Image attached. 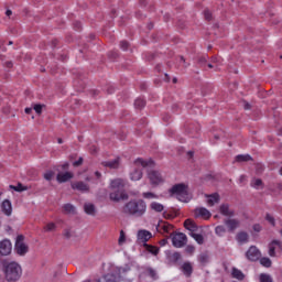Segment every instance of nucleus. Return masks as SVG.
Masks as SVG:
<instances>
[{"label":"nucleus","instance_id":"f257e3e1","mask_svg":"<svg viewBox=\"0 0 282 282\" xmlns=\"http://www.w3.org/2000/svg\"><path fill=\"white\" fill-rule=\"evenodd\" d=\"M123 213L132 217H143L147 213V202L143 199L130 200L123 206Z\"/></svg>","mask_w":282,"mask_h":282},{"label":"nucleus","instance_id":"f03ea898","mask_svg":"<svg viewBox=\"0 0 282 282\" xmlns=\"http://www.w3.org/2000/svg\"><path fill=\"white\" fill-rule=\"evenodd\" d=\"M3 268L4 276L9 282L19 281L23 274L21 265L17 262H3Z\"/></svg>","mask_w":282,"mask_h":282},{"label":"nucleus","instance_id":"7ed1b4c3","mask_svg":"<svg viewBox=\"0 0 282 282\" xmlns=\"http://www.w3.org/2000/svg\"><path fill=\"white\" fill-rule=\"evenodd\" d=\"M171 197H176L178 202H188V185L178 183L169 189Z\"/></svg>","mask_w":282,"mask_h":282},{"label":"nucleus","instance_id":"20e7f679","mask_svg":"<svg viewBox=\"0 0 282 282\" xmlns=\"http://www.w3.org/2000/svg\"><path fill=\"white\" fill-rule=\"evenodd\" d=\"M14 252L19 257H25L30 252V247L25 243V236L19 235L15 238Z\"/></svg>","mask_w":282,"mask_h":282},{"label":"nucleus","instance_id":"39448f33","mask_svg":"<svg viewBox=\"0 0 282 282\" xmlns=\"http://www.w3.org/2000/svg\"><path fill=\"white\" fill-rule=\"evenodd\" d=\"M134 165L137 166L133 172L130 173V180L132 182H138L142 180V169H145V166H149V162L142 160V159H137L134 161ZM142 166V167H140Z\"/></svg>","mask_w":282,"mask_h":282},{"label":"nucleus","instance_id":"423d86ee","mask_svg":"<svg viewBox=\"0 0 282 282\" xmlns=\"http://www.w3.org/2000/svg\"><path fill=\"white\" fill-rule=\"evenodd\" d=\"M148 180L152 186H160V184H164V176L155 170H150L148 172Z\"/></svg>","mask_w":282,"mask_h":282},{"label":"nucleus","instance_id":"0eeeda50","mask_svg":"<svg viewBox=\"0 0 282 282\" xmlns=\"http://www.w3.org/2000/svg\"><path fill=\"white\" fill-rule=\"evenodd\" d=\"M188 243V237H186V234L184 232H176L172 237V245L174 248H184Z\"/></svg>","mask_w":282,"mask_h":282},{"label":"nucleus","instance_id":"6e6552de","mask_svg":"<svg viewBox=\"0 0 282 282\" xmlns=\"http://www.w3.org/2000/svg\"><path fill=\"white\" fill-rule=\"evenodd\" d=\"M225 226L228 229V232H235L239 226H241V221L237 218H226L224 220Z\"/></svg>","mask_w":282,"mask_h":282},{"label":"nucleus","instance_id":"1a4fd4ad","mask_svg":"<svg viewBox=\"0 0 282 282\" xmlns=\"http://www.w3.org/2000/svg\"><path fill=\"white\" fill-rule=\"evenodd\" d=\"M156 230L158 232H161V235H171V231L173 230V225L164 220H160L156 225Z\"/></svg>","mask_w":282,"mask_h":282},{"label":"nucleus","instance_id":"9d476101","mask_svg":"<svg viewBox=\"0 0 282 282\" xmlns=\"http://www.w3.org/2000/svg\"><path fill=\"white\" fill-rule=\"evenodd\" d=\"M115 192L110 193V199L112 202H120L121 199H129V194L124 189H113Z\"/></svg>","mask_w":282,"mask_h":282},{"label":"nucleus","instance_id":"9b49d317","mask_svg":"<svg viewBox=\"0 0 282 282\" xmlns=\"http://www.w3.org/2000/svg\"><path fill=\"white\" fill-rule=\"evenodd\" d=\"M12 252V242L9 239L0 241V254L2 257H8Z\"/></svg>","mask_w":282,"mask_h":282},{"label":"nucleus","instance_id":"f8f14e48","mask_svg":"<svg viewBox=\"0 0 282 282\" xmlns=\"http://www.w3.org/2000/svg\"><path fill=\"white\" fill-rule=\"evenodd\" d=\"M151 237H153L151 231H149L147 229H141L138 231V235H137L138 243H143V246H145V245H148L147 241H149V239H151Z\"/></svg>","mask_w":282,"mask_h":282},{"label":"nucleus","instance_id":"ddd939ff","mask_svg":"<svg viewBox=\"0 0 282 282\" xmlns=\"http://www.w3.org/2000/svg\"><path fill=\"white\" fill-rule=\"evenodd\" d=\"M219 213L220 215H223L224 217H229V218H232L235 217L236 213H235V209H232L230 207V204L228 203H224L219 206Z\"/></svg>","mask_w":282,"mask_h":282},{"label":"nucleus","instance_id":"4468645a","mask_svg":"<svg viewBox=\"0 0 282 282\" xmlns=\"http://www.w3.org/2000/svg\"><path fill=\"white\" fill-rule=\"evenodd\" d=\"M246 257L249 261H259V259H261V251H259L257 247L252 246L247 251Z\"/></svg>","mask_w":282,"mask_h":282},{"label":"nucleus","instance_id":"2eb2a0df","mask_svg":"<svg viewBox=\"0 0 282 282\" xmlns=\"http://www.w3.org/2000/svg\"><path fill=\"white\" fill-rule=\"evenodd\" d=\"M194 217L199 218L202 217L203 219H210L212 214L206 207H198L194 210Z\"/></svg>","mask_w":282,"mask_h":282},{"label":"nucleus","instance_id":"dca6fc26","mask_svg":"<svg viewBox=\"0 0 282 282\" xmlns=\"http://www.w3.org/2000/svg\"><path fill=\"white\" fill-rule=\"evenodd\" d=\"M184 228L189 231V235L199 232V226H197V224H195V221H193L192 219H186L184 221Z\"/></svg>","mask_w":282,"mask_h":282},{"label":"nucleus","instance_id":"f3484780","mask_svg":"<svg viewBox=\"0 0 282 282\" xmlns=\"http://www.w3.org/2000/svg\"><path fill=\"white\" fill-rule=\"evenodd\" d=\"M110 186L112 191H124V186H127V181L122 178H116L111 181Z\"/></svg>","mask_w":282,"mask_h":282},{"label":"nucleus","instance_id":"a211bd4d","mask_svg":"<svg viewBox=\"0 0 282 282\" xmlns=\"http://www.w3.org/2000/svg\"><path fill=\"white\" fill-rule=\"evenodd\" d=\"M72 188L74 191H79L80 193H89V185H87L85 182L79 181L72 184Z\"/></svg>","mask_w":282,"mask_h":282},{"label":"nucleus","instance_id":"6ab92c4d","mask_svg":"<svg viewBox=\"0 0 282 282\" xmlns=\"http://www.w3.org/2000/svg\"><path fill=\"white\" fill-rule=\"evenodd\" d=\"M1 210L7 217L12 215V203L9 199H4L1 204Z\"/></svg>","mask_w":282,"mask_h":282},{"label":"nucleus","instance_id":"aec40b11","mask_svg":"<svg viewBox=\"0 0 282 282\" xmlns=\"http://www.w3.org/2000/svg\"><path fill=\"white\" fill-rule=\"evenodd\" d=\"M72 177H74V174H72V172H65V173H58L56 180L59 184H63L65 182H69Z\"/></svg>","mask_w":282,"mask_h":282},{"label":"nucleus","instance_id":"412c9836","mask_svg":"<svg viewBox=\"0 0 282 282\" xmlns=\"http://www.w3.org/2000/svg\"><path fill=\"white\" fill-rule=\"evenodd\" d=\"M181 270L185 276H191L193 274V263L191 262H184L181 265Z\"/></svg>","mask_w":282,"mask_h":282},{"label":"nucleus","instance_id":"4be33fe9","mask_svg":"<svg viewBox=\"0 0 282 282\" xmlns=\"http://www.w3.org/2000/svg\"><path fill=\"white\" fill-rule=\"evenodd\" d=\"M102 166H107L108 169H119L120 158L113 159L111 161H105L102 162Z\"/></svg>","mask_w":282,"mask_h":282},{"label":"nucleus","instance_id":"5701e85b","mask_svg":"<svg viewBox=\"0 0 282 282\" xmlns=\"http://www.w3.org/2000/svg\"><path fill=\"white\" fill-rule=\"evenodd\" d=\"M276 246L279 248H281V241L279 240H273L270 245H269V254L271 257H276Z\"/></svg>","mask_w":282,"mask_h":282},{"label":"nucleus","instance_id":"b1692460","mask_svg":"<svg viewBox=\"0 0 282 282\" xmlns=\"http://www.w3.org/2000/svg\"><path fill=\"white\" fill-rule=\"evenodd\" d=\"M236 239L238 243H248V239H250V237L248 236V232L240 231L237 234Z\"/></svg>","mask_w":282,"mask_h":282},{"label":"nucleus","instance_id":"393cba45","mask_svg":"<svg viewBox=\"0 0 282 282\" xmlns=\"http://www.w3.org/2000/svg\"><path fill=\"white\" fill-rule=\"evenodd\" d=\"M206 197H208L207 199V204L209 206H214L215 204H219V194L215 193V194H212V195H206Z\"/></svg>","mask_w":282,"mask_h":282},{"label":"nucleus","instance_id":"a878e982","mask_svg":"<svg viewBox=\"0 0 282 282\" xmlns=\"http://www.w3.org/2000/svg\"><path fill=\"white\" fill-rule=\"evenodd\" d=\"M231 275L234 279H237L238 281H243V279H246V275L243 274V272H241V270L234 268Z\"/></svg>","mask_w":282,"mask_h":282},{"label":"nucleus","instance_id":"bb28decb","mask_svg":"<svg viewBox=\"0 0 282 282\" xmlns=\"http://www.w3.org/2000/svg\"><path fill=\"white\" fill-rule=\"evenodd\" d=\"M104 279L106 282H120V274L108 273Z\"/></svg>","mask_w":282,"mask_h":282},{"label":"nucleus","instance_id":"cd10ccee","mask_svg":"<svg viewBox=\"0 0 282 282\" xmlns=\"http://www.w3.org/2000/svg\"><path fill=\"white\" fill-rule=\"evenodd\" d=\"M197 259L200 265H206L208 261H210V257L208 256V252L200 253Z\"/></svg>","mask_w":282,"mask_h":282},{"label":"nucleus","instance_id":"c85d7f7f","mask_svg":"<svg viewBox=\"0 0 282 282\" xmlns=\"http://www.w3.org/2000/svg\"><path fill=\"white\" fill-rule=\"evenodd\" d=\"M84 210L86 215H96V206L94 204H85Z\"/></svg>","mask_w":282,"mask_h":282},{"label":"nucleus","instance_id":"c756f323","mask_svg":"<svg viewBox=\"0 0 282 282\" xmlns=\"http://www.w3.org/2000/svg\"><path fill=\"white\" fill-rule=\"evenodd\" d=\"M236 162H252V156L250 154H239L235 159Z\"/></svg>","mask_w":282,"mask_h":282},{"label":"nucleus","instance_id":"7c9ffc66","mask_svg":"<svg viewBox=\"0 0 282 282\" xmlns=\"http://www.w3.org/2000/svg\"><path fill=\"white\" fill-rule=\"evenodd\" d=\"M150 208H151V210H154L155 213H162V210H164V205H162L158 202H153L150 204Z\"/></svg>","mask_w":282,"mask_h":282},{"label":"nucleus","instance_id":"2f4dec72","mask_svg":"<svg viewBox=\"0 0 282 282\" xmlns=\"http://www.w3.org/2000/svg\"><path fill=\"white\" fill-rule=\"evenodd\" d=\"M189 237H192L199 246H203L204 243V236L202 234H189Z\"/></svg>","mask_w":282,"mask_h":282},{"label":"nucleus","instance_id":"473e14b6","mask_svg":"<svg viewBox=\"0 0 282 282\" xmlns=\"http://www.w3.org/2000/svg\"><path fill=\"white\" fill-rule=\"evenodd\" d=\"M207 66L209 67V69H214V67L215 69H219V58L212 57Z\"/></svg>","mask_w":282,"mask_h":282},{"label":"nucleus","instance_id":"72a5a7b5","mask_svg":"<svg viewBox=\"0 0 282 282\" xmlns=\"http://www.w3.org/2000/svg\"><path fill=\"white\" fill-rule=\"evenodd\" d=\"M9 188H11L12 191H15L17 193H23V191H28V186H24L21 183H18L17 186L10 185Z\"/></svg>","mask_w":282,"mask_h":282},{"label":"nucleus","instance_id":"f704fd0d","mask_svg":"<svg viewBox=\"0 0 282 282\" xmlns=\"http://www.w3.org/2000/svg\"><path fill=\"white\" fill-rule=\"evenodd\" d=\"M135 109H144L147 107V101L142 98H137L134 101Z\"/></svg>","mask_w":282,"mask_h":282},{"label":"nucleus","instance_id":"c9c22d12","mask_svg":"<svg viewBox=\"0 0 282 282\" xmlns=\"http://www.w3.org/2000/svg\"><path fill=\"white\" fill-rule=\"evenodd\" d=\"M252 188H263V181L261 178L251 180Z\"/></svg>","mask_w":282,"mask_h":282},{"label":"nucleus","instance_id":"e433bc0d","mask_svg":"<svg viewBox=\"0 0 282 282\" xmlns=\"http://www.w3.org/2000/svg\"><path fill=\"white\" fill-rule=\"evenodd\" d=\"M145 250H148V252H150L151 254L156 256L160 252V248L155 247V246H151V245H144Z\"/></svg>","mask_w":282,"mask_h":282},{"label":"nucleus","instance_id":"4c0bfd02","mask_svg":"<svg viewBox=\"0 0 282 282\" xmlns=\"http://www.w3.org/2000/svg\"><path fill=\"white\" fill-rule=\"evenodd\" d=\"M215 232H216L217 237H224V235H226V227L224 225H218L215 228Z\"/></svg>","mask_w":282,"mask_h":282},{"label":"nucleus","instance_id":"58836bf2","mask_svg":"<svg viewBox=\"0 0 282 282\" xmlns=\"http://www.w3.org/2000/svg\"><path fill=\"white\" fill-rule=\"evenodd\" d=\"M178 259H182V254L180 252H174L169 256V260L172 261L173 263H177Z\"/></svg>","mask_w":282,"mask_h":282},{"label":"nucleus","instance_id":"ea45409f","mask_svg":"<svg viewBox=\"0 0 282 282\" xmlns=\"http://www.w3.org/2000/svg\"><path fill=\"white\" fill-rule=\"evenodd\" d=\"M260 263L264 268H271L272 267V260H270V258H261Z\"/></svg>","mask_w":282,"mask_h":282},{"label":"nucleus","instance_id":"a19ab883","mask_svg":"<svg viewBox=\"0 0 282 282\" xmlns=\"http://www.w3.org/2000/svg\"><path fill=\"white\" fill-rule=\"evenodd\" d=\"M63 209H64V212H66L67 214H74L75 210H76V208H75L74 205H72V204H65V205L63 206Z\"/></svg>","mask_w":282,"mask_h":282},{"label":"nucleus","instance_id":"79ce46f5","mask_svg":"<svg viewBox=\"0 0 282 282\" xmlns=\"http://www.w3.org/2000/svg\"><path fill=\"white\" fill-rule=\"evenodd\" d=\"M147 272L149 274V276H151V279H153L154 281H156L158 279V272L155 271V269L153 268H148Z\"/></svg>","mask_w":282,"mask_h":282},{"label":"nucleus","instance_id":"37998d69","mask_svg":"<svg viewBox=\"0 0 282 282\" xmlns=\"http://www.w3.org/2000/svg\"><path fill=\"white\" fill-rule=\"evenodd\" d=\"M260 282H273L272 276L267 273L260 274Z\"/></svg>","mask_w":282,"mask_h":282},{"label":"nucleus","instance_id":"c03bdc74","mask_svg":"<svg viewBox=\"0 0 282 282\" xmlns=\"http://www.w3.org/2000/svg\"><path fill=\"white\" fill-rule=\"evenodd\" d=\"M53 178H54V171H47L46 173H44V180H46V182H52Z\"/></svg>","mask_w":282,"mask_h":282},{"label":"nucleus","instance_id":"a18cd8bd","mask_svg":"<svg viewBox=\"0 0 282 282\" xmlns=\"http://www.w3.org/2000/svg\"><path fill=\"white\" fill-rule=\"evenodd\" d=\"M124 241H127V236L124 235V230H121L119 240H118L119 246H122V243H124Z\"/></svg>","mask_w":282,"mask_h":282},{"label":"nucleus","instance_id":"49530a36","mask_svg":"<svg viewBox=\"0 0 282 282\" xmlns=\"http://www.w3.org/2000/svg\"><path fill=\"white\" fill-rule=\"evenodd\" d=\"M143 197H144L145 199H158V195H155V194H153V193H151V192H145V193H143Z\"/></svg>","mask_w":282,"mask_h":282},{"label":"nucleus","instance_id":"de8ad7c7","mask_svg":"<svg viewBox=\"0 0 282 282\" xmlns=\"http://www.w3.org/2000/svg\"><path fill=\"white\" fill-rule=\"evenodd\" d=\"M265 220H267L268 223H270L271 226H276V221H275V219L273 218L272 215L267 214V215H265Z\"/></svg>","mask_w":282,"mask_h":282},{"label":"nucleus","instance_id":"09e8293b","mask_svg":"<svg viewBox=\"0 0 282 282\" xmlns=\"http://www.w3.org/2000/svg\"><path fill=\"white\" fill-rule=\"evenodd\" d=\"M46 232H52V230H56V224L50 223L45 227Z\"/></svg>","mask_w":282,"mask_h":282},{"label":"nucleus","instance_id":"8fccbe9b","mask_svg":"<svg viewBox=\"0 0 282 282\" xmlns=\"http://www.w3.org/2000/svg\"><path fill=\"white\" fill-rule=\"evenodd\" d=\"M34 111L39 113V116H41V113H43V105L41 104H36L33 107Z\"/></svg>","mask_w":282,"mask_h":282},{"label":"nucleus","instance_id":"3c124183","mask_svg":"<svg viewBox=\"0 0 282 282\" xmlns=\"http://www.w3.org/2000/svg\"><path fill=\"white\" fill-rule=\"evenodd\" d=\"M185 252H187V254H194L195 253V246L189 245L185 248Z\"/></svg>","mask_w":282,"mask_h":282},{"label":"nucleus","instance_id":"603ef678","mask_svg":"<svg viewBox=\"0 0 282 282\" xmlns=\"http://www.w3.org/2000/svg\"><path fill=\"white\" fill-rule=\"evenodd\" d=\"M198 63H199L200 67H204V65H206V63H208V57H206V56L199 57Z\"/></svg>","mask_w":282,"mask_h":282},{"label":"nucleus","instance_id":"864d4df0","mask_svg":"<svg viewBox=\"0 0 282 282\" xmlns=\"http://www.w3.org/2000/svg\"><path fill=\"white\" fill-rule=\"evenodd\" d=\"M120 47L123 50V52H127L129 50V42L121 41L120 42Z\"/></svg>","mask_w":282,"mask_h":282},{"label":"nucleus","instance_id":"5fc2aeb1","mask_svg":"<svg viewBox=\"0 0 282 282\" xmlns=\"http://www.w3.org/2000/svg\"><path fill=\"white\" fill-rule=\"evenodd\" d=\"M63 237H65V239H72V230L65 229L63 232Z\"/></svg>","mask_w":282,"mask_h":282},{"label":"nucleus","instance_id":"6e6d98bb","mask_svg":"<svg viewBox=\"0 0 282 282\" xmlns=\"http://www.w3.org/2000/svg\"><path fill=\"white\" fill-rule=\"evenodd\" d=\"M204 15H205L206 21H210L213 19V13H210L209 10H205Z\"/></svg>","mask_w":282,"mask_h":282},{"label":"nucleus","instance_id":"4d7b16f0","mask_svg":"<svg viewBox=\"0 0 282 282\" xmlns=\"http://www.w3.org/2000/svg\"><path fill=\"white\" fill-rule=\"evenodd\" d=\"M253 230H254V232H261V230H262L261 225H259V224L253 225Z\"/></svg>","mask_w":282,"mask_h":282},{"label":"nucleus","instance_id":"13d9d810","mask_svg":"<svg viewBox=\"0 0 282 282\" xmlns=\"http://www.w3.org/2000/svg\"><path fill=\"white\" fill-rule=\"evenodd\" d=\"M243 109L249 110L252 109V106L248 101H242Z\"/></svg>","mask_w":282,"mask_h":282},{"label":"nucleus","instance_id":"bf43d9fd","mask_svg":"<svg viewBox=\"0 0 282 282\" xmlns=\"http://www.w3.org/2000/svg\"><path fill=\"white\" fill-rule=\"evenodd\" d=\"M83 164V158H79L77 161L73 163V166H80Z\"/></svg>","mask_w":282,"mask_h":282},{"label":"nucleus","instance_id":"052dcab7","mask_svg":"<svg viewBox=\"0 0 282 282\" xmlns=\"http://www.w3.org/2000/svg\"><path fill=\"white\" fill-rule=\"evenodd\" d=\"M180 61L181 63H184V67H188V64H186V59L184 58V56H180Z\"/></svg>","mask_w":282,"mask_h":282},{"label":"nucleus","instance_id":"680f3d73","mask_svg":"<svg viewBox=\"0 0 282 282\" xmlns=\"http://www.w3.org/2000/svg\"><path fill=\"white\" fill-rule=\"evenodd\" d=\"M74 28H75V30H80V28H82L80 22H75Z\"/></svg>","mask_w":282,"mask_h":282},{"label":"nucleus","instance_id":"e2e57ef3","mask_svg":"<svg viewBox=\"0 0 282 282\" xmlns=\"http://www.w3.org/2000/svg\"><path fill=\"white\" fill-rule=\"evenodd\" d=\"M166 243H169V240H166V239H162L160 241V246H166Z\"/></svg>","mask_w":282,"mask_h":282},{"label":"nucleus","instance_id":"0e129e2a","mask_svg":"<svg viewBox=\"0 0 282 282\" xmlns=\"http://www.w3.org/2000/svg\"><path fill=\"white\" fill-rule=\"evenodd\" d=\"M96 178L100 180V177H102V174H100V172H95Z\"/></svg>","mask_w":282,"mask_h":282},{"label":"nucleus","instance_id":"69168bd1","mask_svg":"<svg viewBox=\"0 0 282 282\" xmlns=\"http://www.w3.org/2000/svg\"><path fill=\"white\" fill-rule=\"evenodd\" d=\"M25 113H28V115H30V113H32V108H25Z\"/></svg>","mask_w":282,"mask_h":282},{"label":"nucleus","instance_id":"338daca9","mask_svg":"<svg viewBox=\"0 0 282 282\" xmlns=\"http://www.w3.org/2000/svg\"><path fill=\"white\" fill-rule=\"evenodd\" d=\"M90 152H91V153H97L98 150L96 149V147H93V148L90 149Z\"/></svg>","mask_w":282,"mask_h":282},{"label":"nucleus","instance_id":"774afa93","mask_svg":"<svg viewBox=\"0 0 282 282\" xmlns=\"http://www.w3.org/2000/svg\"><path fill=\"white\" fill-rule=\"evenodd\" d=\"M6 66L10 69V67H12V62H7Z\"/></svg>","mask_w":282,"mask_h":282}]
</instances>
